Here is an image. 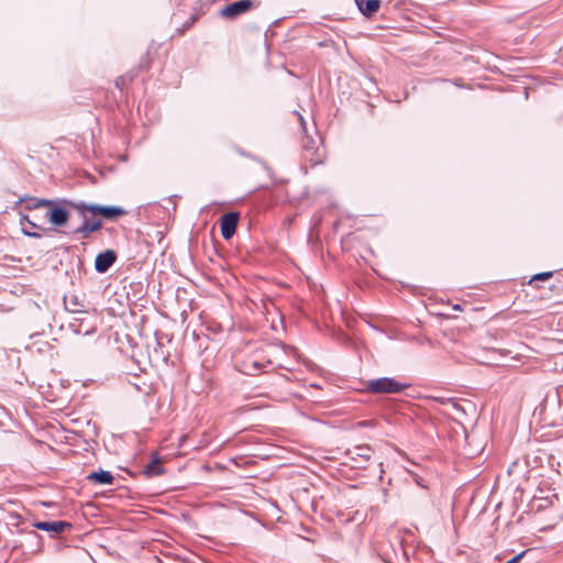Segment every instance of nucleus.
<instances>
[{
    "label": "nucleus",
    "instance_id": "nucleus-22",
    "mask_svg": "<svg viewBox=\"0 0 563 563\" xmlns=\"http://www.w3.org/2000/svg\"><path fill=\"white\" fill-rule=\"evenodd\" d=\"M409 474L417 485H419L420 487H427L426 482L421 476H419L417 473L412 471H409Z\"/></svg>",
    "mask_w": 563,
    "mask_h": 563
},
{
    "label": "nucleus",
    "instance_id": "nucleus-4",
    "mask_svg": "<svg viewBox=\"0 0 563 563\" xmlns=\"http://www.w3.org/2000/svg\"><path fill=\"white\" fill-rule=\"evenodd\" d=\"M62 200H52L51 205H47L46 216L49 222L55 227H64L69 220V212L66 208L62 207Z\"/></svg>",
    "mask_w": 563,
    "mask_h": 563
},
{
    "label": "nucleus",
    "instance_id": "nucleus-2",
    "mask_svg": "<svg viewBox=\"0 0 563 563\" xmlns=\"http://www.w3.org/2000/svg\"><path fill=\"white\" fill-rule=\"evenodd\" d=\"M320 137H313L306 134L302 139V155L311 166L321 164L324 159V152L320 147Z\"/></svg>",
    "mask_w": 563,
    "mask_h": 563
},
{
    "label": "nucleus",
    "instance_id": "nucleus-19",
    "mask_svg": "<svg viewBox=\"0 0 563 563\" xmlns=\"http://www.w3.org/2000/svg\"><path fill=\"white\" fill-rule=\"evenodd\" d=\"M198 20V15H191L181 26V29L178 30L179 34H183L185 31L190 29Z\"/></svg>",
    "mask_w": 563,
    "mask_h": 563
},
{
    "label": "nucleus",
    "instance_id": "nucleus-1",
    "mask_svg": "<svg viewBox=\"0 0 563 563\" xmlns=\"http://www.w3.org/2000/svg\"><path fill=\"white\" fill-rule=\"evenodd\" d=\"M408 387L391 377H380L366 382L365 390L372 394H398Z\"/></svg>",
    "mask_w": 563,
    "mask_h": 563
},
{
    "label": "nucleus",
    "instance_id": "nucleus-21",
    "mask_svg": "<svg viewBox=\"0 0 563 563\" xmlns=\"http://www.w3.org/2000/svg\"><path fill=\"white\" fill-rule=\"evenodd\" d=\"M25 223H27V227H31L33 229H36L38 228L36 223H34L30 218L29 216L26 214H21V218H20V224L22 225V228H25Z\"/></svg>",
    "mask_w": 563,
    "mask_h": 563
},
{
    "label": "nucleus",
    "instance_id": "nucleus-8",
    "mask_svg": "<svg viewBox=\"0 0 563 563\" xmlns=\"http://www.w3.org/2000/svg\"><path fill=\"white\" fill-rule=\"evenodd\" d=\"M118 258L117 252L113 250H106L100 252L95 260V269L97 273L103 274L110 269Z\"/></svg>",
    "mask_w": 563,
    "mask_h": 563
},
{
    "label": "nucleus",
    "instance_id": "nucleus-10",
    "mask_svg": "<svg viewBox=\"0 0 563 563\" xmlns=\"http://www.w3.org/2000/svg\"><path fill=\"white\" fill-rule=\"evenodd\" d=\"M165 473V468L163 467V460L158 456L157 453H152L151 461L144 468V474L147 477L158 476Z\"/></svg>",
    "mask_w": 563,
    "mask_h": 563
},
{
    "label": "nucleus",
    "instance_id": "nucleus-9",
    "mask_svg": "<svg viewBox=\"0 0 563 563\" xmlns=\"http://www.w3.org/2000/svg\"><path fill=\"white\" fill-rule=\"evenodd\" d=\"M64 305L66 310L73 313H87L89 311L88 303L77 295L65 296Z\"/></svg>",
    "mask_w": 563,
    "mask_h": 563
},
{
    "label": "nucleus",
    "instance_id": "nucleus-6",
    "mask_svg": "<svg viewBox=\"0 0 563 563\" xmlns=\"http://www.w3.org/2000/svg\"><path fill=\"white\" fill-rule=\"evenodd\" d=\"M240 214L238 212H228L220 218V230L224 240H230L239 223Z\"/></svg>",
    "mask_w": 563,
    "mask_h": 563
},
{
    "label": "nucleus",
    "instance_id": "nucleus-13",
    "mask_svg": "<svg viewBox=\"0 0 563 563\" xmlns=\"http://www.w3.org/2000/svg\"><path fill=\"white\" fill-rule=\"evenodd\" d=\"M87 479L99 485H112L114 476L109 471L99 470L87 475Z\"/></svg>",
    "mask_w": 563,
    "mask_h": 563
},
{
    "label": "nucleus",
    "instance_id": "nucleus-11",
    "mask_svg": "<svg viewBox=\"0 0 563 563\" xmlns=\"http://www.w3.org/2000/svg\"><path fill=\"white\" fill-rule=\"evenodd\" d=\"M102 228V222L100 220H95L90 222L88 219L82 220L80 227H78L74 233L79 234L81 239H88L91 233L99 231Z\"/></svg>",
    "mask_w": 563,
    "mask_h": 563
},
{
    "label": "nucleus",
    "instance_id": "nucleus-26",
    "mask_svg": "<svg viewBox=\"0 0 563 563\" xmlns=\"http://www.w3.org/2000/svg\"><path fill=\"white\" fill-rule=\"evenodd\" d=\"M299 120L301 121V125H302L303 131H306L305 121H303V118L301 115H299Z\"/></svg>",
    "mask_w": 563,
    "mask_h": 563
},
{
    "label": "nucleus",
    "instance_id": "nucleus-12",
    "mask_svg": "<svg viewBox=\"0 0 563 563\" xmlns=\"http://www.w3.org/2000/svg\"><path fill=\"white\" fill-rule=\"evenodd\" d=\"M361 13L367 18L375 14L380 8V0H355Z\"/></svg>",
    "mask_w": 563,
    "mask_h": 563
},
{
    "label": "nucleus",
    "instance_id": "nucleus-17",
    "mask_svg": "<svg viewBox=\"0 0 563 563\" xmlns=\"http://www.w3.org/2000/svg\"><path fill=\"white\" fill-rule=\"evenodd\" d=\"M62 203L64 206H68L70 208L77 210L78 213L82 217V220L88 219L86 213L88 212L89 203H87L82 200L74 201V200H68V199H63Z\"/></svg>",
    "mask_w": 563,
    "mask_h": 563
},
{
    "label": "nucleus",
    "instance_id": "nucleus-14",
    "mask_svg": "<svg viewBox=\"0 0 563 563\" xmlns=\"http://www.w3.org/2000/svg\"><path fill=\"white\" fill-rule=\"evenodd\" d=\"M126 214V210L119 206H101L100 217L106 220H117Z\"/></svg>",
    "mask_w": 563,
    "mask_h": 563
},
{
    "label": "nucleus",
    "instance_id": "nucleus-20",
    "mask_svg": "<svg viewBox=\"0 0 563 563\" xmlns=\"http://www.w3.org/2000/svg\"><path fill=\"white\" fill-rule=\"evenodd\" d=\"M552 275H553L552 272H542V273L536 274L529 283L531 284L532 282H536V280H547V279L551 278Z\"/></svg>",
    "mask_w": 563,
    "mask_h": 563
},
{
    "label": "nucleus",
    "instance_id": "nucleus-27",
    "mask_svg": "<svg viewBox=\"0 0 563 563\" xmlns=\"http://www.w3.org/2000/svg\"><path fill=\"white\" fill-rule=\"evenodd\" d=\"M38 336H40V334L36 333V334L31 335V339L38 338Z\"/></svg>",
    "mask_w": 563,
    "mask_h": 563
},
{
    "label": "nucleus",
    "instance_id": "nucleus-28",
    "mask_svg": "<svg viewBox=\"0 0 563 563\" xmlns=\"http://www.w3.org/2000/svg\"><path fill=\"white\" fill-rule=\"evenodd\" d=\"M454 309H455V310H459V309H460V305H455V306H454Z\"/></svg>",
    "mask_w": 563,
    "mask_h": 563
},
{
    "label": "nucleus",
    "instance_id": "nucleus-25",
    "mask_svg": "<svg viewBox=\"0 0 563 563\" xmlns=\"http://www.w3.org/2000/svg\"><path fill=\"white\" fill-rule=\"evenodd\" d=\"M558 395L561 399H563V386H560L558 389Z\"/></svg>",
    "mask_w": 563,
    "mask_h": 563
},
{
    "label": "nucleus",
    "instance_id": "nucleus-5",
    "mask_svg": "<svg viewBox=\"0 0 563 563\" xmlns=\"http://www.w3.org/2000/svg\"><path fill=\"white\" fill-rule=\"evenodd\" d=\"M32 526L38 530L49 532L52 537L59 536L65 531H69L73 527L70 522L63 520L34 521Z\"/></svg>",
    "mask_w": 563,
    "mask_h": 563
},
{
    "label": "nucleus",
    "instance_id": "nucleus-15",
    "mask_svg": "<svg viewBox=\"0 0 563 563\" xmlns=\"http://www.w3.org/2000/svg\"><path fill=\"white\" fill-rule=\"evenodd\" d=\"M264 366V363L261 361L247 358L242 362L241 372L246 375H256L263 369Z\"/></svg>",
    "mask_w": 563,
    "mask_h": 563
},
{
    "label": "nucleus",
    "instance_id": "nucleus-24",
    "mask_svg": "<svg viewBox=\"0 0 563 563\" xmlns=\"http://www.w3.org/2000/svg\"><path fill=\"white\" fill-rule=\"evenodd\" d=\"M22 233L26 236L34 238V239H40L42 236L41 233L35 232V231H29L26 228H22Z\"/></svg>",
    "mask_w": 563,
    "mask_h": 563
},
{
    "label": "nucleus",
    "instance_id": "nucleus-23",
    "mask_svg": "<svg viewBox=\"0 0 563 563\" xmlns=\"http://www.w3.org/2000/svg\"><path fill=\"white\" fill-rule=\"evenodd\" d=\"M101 210V205L97 203H89L88 212H90L92 216H99Z\"/></svg>",
    "mask_w": 563,
    "mask_h": 563
},
{
    "label": "nucleus",
    "instance_id": "nucleus-18",
    "mask_svg": "<svg viewBox=\"0 0 563 563\" xmlns=\"http://www.w3.org/2000/svg\"><path fill=\"white\" fill-rule=\"evenodd\" d=\"M29 349H35L38 353H49L53 350V346L48 342L40 343L37 341L33 342Z\"/></svg>",
    "mask_w": 563,
    "mask_h": 563
},
{
    "label": "nucleus",
    "instance_id": "nucleus-16",
    "mask_svg": "<svg viewBox=\"0 0 563 563\" xmlns=\"http://www.w3.org/2000/svg\"><path fill=\"white\" fill-rule=\"evenodd\" d=\"M25 202L24 208L26 210H36L42 207H47V205L52 203V199H44V198H34V197H24L21 198L18 203Z\"/></svg>",
    "mask_w": 563,
    "mask_h": 563
},
{
    "label": "nucleus",
    "instance_id": "nucleus-3",
    "mask_svg": "<svg viewBox=\"0 0 563 563\" xmlns=\"http://www.w3.org/2000/svg\"><path fill=\"white\" fill-rule=\"evenodd\" d=\"M257 5L258 3L252 0H239L223 7L219 14L225 20H234Z\"/></svg>",
    "mask_w": 563,
    "mask_h": 563
},
{
    "label": "nucleus",
    "instance_id": "nucleus-7",
    "mask_svg": "<svg viewBox=\"0 0 563 563\" xmlns=\"http://www.w3.org/2000/svg\"><path fill=\"white\" fill-rule=\"evenodd\" d=\"M373 449L369 445L363 444L357 445L353 450L349 451L351 460L355 463L354 467L365 468L366 463L371 460Z\"/></svg>",
    "mask_w": 563,
    "mask_h": 563
}]
</instances>
